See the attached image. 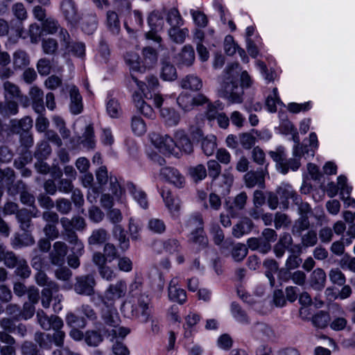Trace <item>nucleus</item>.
Listing matches in <instances>:
<instances>
[{"label":"nucleus","instance_id":"f257e3e1","mask_svg":"<svg viewBox=\"0 0 355 355\" xmlns=\"http://www.w3.org/2000/svg\"><path fill=\"white\" fill-rule=\"evenodd\" d=\"M238 63L227 66L221 80V95L231 103H241L243 101V89L237 85L239 75Z\"/></svg>","mask_w":355,"mask_h":355},{"label":"nucleus","instance_id":"f03ea898","mask_svg":"<svg viewBox=\"0 0 355 355\" xmlns=\"http://www.w3.org/2000/svg\"><path fill=\"white\" fill-rule=\"evenodd\" d=\"M127 291V284L124 280H119L114 284H111L106 288L103 297V302L107 309L103 310L107 314L111 309H116L114 306L115 302L124 297Z\"/></svg>","mask_w":355,"mask_h":355},{"label":"nucleus","instance_id":"7ed1b4c3","mask_svg":"<svg viewBox=\"0 0 355 355\" xmlns=\"http://www.w3.org/2000/svg\"><path fill=\"white\" fill-rule=\"evenodd\" d=\"M149 137L151 144L162 154L180 157V153L175 148V141L168 135L153 132Z\"/></svg>","mask_w":355,"mask_h":355},{"label":"nucleus","instance_id":"20e7f679","mask_svg":"<svg viewBox=\"0 0 355 355\" xmlns=\"http://www.w3.org/2000/svg\"><path fill=\"white\" fill-rule=\"evenodd\" d=\"M102 317L109 326L106 331L112 338H124L130 333L128 328L119 326L120 319L116 309H111L107 314L105 311L102 312Z\"/></svg>","mask_w":355,"mask_h":355},{"label":"nucleus","instance_id":"39448f33","mask_svg":"<svg viewBox=\"0 0 355 355\" xmlns=\"http://www.w3.org/2000/svg\"><path fill=\"white\" fill-rule=\"evenodd\" d=\"M152 305L148 295L141 293L138 295L132 306V315L141 320L142 322H147L151 315Z\"/></svg>","mask_w":355,"mask_h":355},{"label":"nucleus","instance_id":"423d86ee","mask_svg":"<svg viewBox=\"0 0 355 355\" xmlns=\"http://www.w3.org/2000/svg\"><path fill=\"white\" fill-rule=\"evenodd\" d=\"M187 227L191 231V240L200 245L207 244V239L203 235V221L200 214L190 216L187 221Z\"/></svg>","mask_w":355,"mask_h":355},{"label":"nucleus","instance_id":"0eeeda50","mask_svg":"<svg viewBox=\"0 0 355 355\" xmlns=\"http://www.w3.org/2000/svg\"><path fill=\"white\" fill-rule=\"evenodd\" d=\"M110 190L112 196L104 193L101 198V205L105 208H111L114 205V200L122 202L125 192L116 176L110 178Z\"/></svg>","mask_w":355,"mask_h":355},{"label":"nucleus","instance_id":"6e6552de","mask_svg":"<svg viewBox=\"0 0 355 355\" xmlns=\"http://www.w3.org/2000/svg\"><path fill=\"white\" fill-rule=\"evenodd\" d=\"M148 23L150 29L146 34V38L157 42H160L162 38L157 33L162 31L164 26L163 15L158 11H154L149 15Z\"/></svg>","mask_w":355,"mask_h":355},{"label":"nucleus","instance_id":"1a4fd4ad","mask_svg":"<svg viewBox=\"0 0 355 355\" xmlns=\"http://www.w3.org/2000/svg\"><path fill=\"white\" fill-rule=\"evenodd\" d=\"M60 11L62 16L68 24L74 26L80 20L76 3L73 0H62L60 4Z\"/></svg>","mask_w":355,"mask_h":355},{"label":"nucleus","instance_id":"9d476101","mask_svg":"<svg viewBox=\"0 0 355 355\" xmlns=\"http://www.w3.org/2000/svg\"><path fill=\"white\" fill-rule=\"evenodd\" d=\"M160 176L167 182L177 188H182L185 184L184 177L180 171L170 166L164 167L160 170Z\"/></svg>","mask_w":355,"mask_h":355},{"label":"nucleus","instance_id":"9b49d317","mask_svg":"<svg viewBox=\"0 0 355 355\" xmlns=\"http://www.w3.org/2000/svg\"><path fill=\"white\" fill-rule=\"evenodd\" d=\"M96 282L92 275L81 276L76 278L74 290L78 294L91 295L94 292Z\"/></svg>","mask_w":355,"mask_h":355},{"label":"nucleus","instance_id":"f8f14e48","mask_svg":"<svg viewBox=\"0 0 355 355\" xmlns=\"http://www.w3.org/2000/svg\"><path fill=\"white\" fill-rule=\"evenodd\" d=\"M178 284L179 279L177 277L171 279L168 287V297L171 301L182 304L187 301V294Z\"/></svg>","mask_w":355,"mask_h":355},{"label":"nucleus","instance_id":"ddd939ff","mask_svg":"<svg viewBox=\"0 0 355 355\" xmlns=\"http://www.w3.org/2000/svg\"><path fill=\"white\" fill-rule=\"evenodd\" d=\"M196 58L195 51L191 45H184L174 57V61L180 67L191 66Z\"/></svg>","mask_w":355,"mask_h":355},{"label":"nucleus","instance_id":"4468645a","mask_svg":"<svg viewBox=\"0 0 355 355\" xmlns=\"http://www.w3.org/2000/svg\"><path fill=\"white\" fill-rule=\"evenodd\" d=\"M175 148L180 153L190 154L193 151V145L187 135L182 130H178L174 133Z\"/></svg>","mask_w":355,"mask_h":355},{"label":"nucleus","instance_id":"2eb2a0df","mask_svg":"<svg viewBox=\"0 0 355 355\" xmlns=\"http://www.w3.org/2000/svg\"><path fill=\"white\" fill-rule=\"evenodd\" d=\"M134 82L137 84L139 89L144 94L145 98H153L152 92H154L159 86V81L155 76H149L147 78V85L138 81L137 78L132 76Z\"/></svg>","mask_w":355,"mask_h":355},{"label":"nucleus","instance_id":"dca6fc26","mask_svg":"<svg viewBox=\"0 0 355 355\" xmlns=\"http://www.w3.org/2000/svg\"><path fill=\"white\" fill-rule=\"evenodd\" d=\"M67 252L66 244L61 241H57L53 244V248L50 254L51 263L54 265H62Z\"/></svg>","mask_w":355,"mask_h":355},{"label":"nucleus","instance_id":"f3484780","mask_svg":"<svg viewBox=\"0 0 355 355\" xmlns=\"http://www.w3.org/2000/svg\"><path fill=\"white\" fill-rule=\"evenodd\" d=\"M162 248L170 254L178 253L181 249L179 242L176 239H168L165 241H158L153 243V249L155 252H161Z\"/></svg>","mask_w":355,"mask_h":355},{"label":"nucleus","instance_id":"a211bd4d","mask_svg":"<svg viewBox=\"0 0 355 355\" xmlns=\"http://www.w3.org/2000/svg\"><path fill=\"white\" fill-rule=\"evenodd\" d=\"M166 207L171 214L175 216L177 214L180 208V200L179 198L174 197L169 190H163L161 193Z\"/></svg>","mask_w":355,"mask_h":355},{"label":"nucleus","instance_id":"6ab92c4d","mask_svg":"<svg viewBox=\"0 0 355 355\" xmlns=\"http://www.w3.org/2000/svg\"><path fill=\"white\" fill-rule=\"evenodd\" d=\"M160 116L168 127L177 125L180 120V114L173 108L164 107L160 110Z\"/></svg>","mask_w":355,"mask_h":355},{"label":"nucleus","instance_id":"aec40b11","mask_svg":"<svg viewBox=\"0 0 355 355\" xmlns=\"http://www.w3.org/2000/svg\"><path fill=\"white\" fill-rule=\"evenodd\" d=\"M125 190L141 208L146 209L148 207L146 195L142 190L137 188L135 184L130 182L126 184Z\"/></svg>","mask_w":355,"mask_h":355},{"label":"nucleus","instance_id":"412c9836","mask_svg":"<svg viewBox=\"0 0 355 355\" xmlns=\"http://www.w3.org/2000/svg\"><path fill=\"white\" fill-rule=\"evenodd\" d=\"M125 190L141 208L146 209L148 207L146 195L142 190L137 188L135 184L130 182L126 184Z\"/></svg>","mask_w":355,"mask_h":355},{"label":"nucleus","instance_id":"4be33fe9","mask_svg":"<svg viewBox=\"0 0 355 355\" xmlns=\"http://www.w3.org/2000/svg\"><path fill=\"white\" fill-rule=\"evenodd\" d=\"M224 49L225 53L229 55H234L236 50L244 62H248V58L243 49H239L238 46L235 44L234 38L232 35H227L224 41Z\"/></svg>","mask_w":355,"mask_h":355},{"label":"nucleus","instance_id":"5701e85b","mask_svg":"<svg viewBox=\"0 0 355 355\" xmlns=\"http://www.w3.org/2000/svg\"><path fill=\"white\" fill-rule=\"evenodd\" d=\"M306 148H303L300 146V144H296L293 148V156L294 159H291L288 162L286 160V168L287 171L288 168L292 169L293 171H296L299 168L300 166V159L304 156L305 153L309 155V150L305 151Z\"/></svg>","mask_w":355,"mask_h":355},{"label":"nucleus","instance_id":"b1692460","mask_svg":"<svg viewBox=\"0 0 355 355\" xmlns=\"http://www.w3.org/2000/svg\"><path fill=\"white\" fill-rule=\"evenodd\" d=\"M29 95L33 101L34 110L37 113H42L44 110L42 91L38 87L33 86L31 88Z\"/></svg>","mask_w":355,"mask_h":355},{"label":"nucleus","instance_id":"393cba45","mask_svg":"<svg viewBox=\"0 0 355 355\" xmlns=\"http://www.w3.org/2000/svg\"><path fill=\"white\" fill-rule=\"evenodd\" d=\"M70 94V110L74 114H80L83 110L82 97L78 89L75 86H71L69 89Z\"/></svg>","mask_w":355,"mask_h":355},{"label":"nucleus","instance_id":"a878e982","mask_svg":"<svg viewBox=\"0 0 355 355\" xmlns=\"http://www.w3.org/2000/svg\"><path fill=\"white\" fill-rule=\"evenodd\" d=\"M132 98L137 109L141 114L149 118H153L155 116L153 108L145 103L141 94L135 92Z\"/></svg>","mask_w":355,"mask_h":355},{"label":"nucleus","instance_id":"bb28decb","mask_svg":"<svg viewBox=\"0 0 355 355\" xmlns=\"http://www.w3.org/2000/svg\"><path fill=\"white\" fill-rule=\"evenodd\" d=\"M200 318V315L194 312H189L185 316V323L184 324L185 337L189 338L191 336L193 331H195L196 325L199 322Z\"/></svg>","mask_w":355,"mask_h":355},{"label":"nucleus","instance_id":"cd10ccee","mask_svg":"<svg viewBox=\"0 0 355 355\" xmlns=\"http://www.w3.org/2000/svg\"><path fill=\"white\" fill-rule=\"evenodd\" d=\"M247 200V195L245 192H241L238 194L232 205H228L227 204V209L229 211V214L232 217H236L237 216V211L241 210L244 208Z\"/></svg>","mask_w":355,"mask_h":355},{"label":"nucleus","instance_id":"c85d7f7f","mask_svg":"<svg viewBox=\"0 0 355 355\" xmlns=\"http://www.w3.org/2000/svg\"><path fill=\"white\" fill-rule=\"evenodd\" d=\"M169 38L177 44H182L189 35L187 28H181L180 26L170 28L168 31Z\"/></svg>","mask_w":355,"mask_h":355},{"label":"nucleus","instance_id":"c756f323","mask_svg":"<svg viewBox=\"0 0 355 355\" xmlns=\"http://www.w3.org/2000/svg\"><path fill=\"white\" fill-rule=\"evenodd\" d=\"M124 59L130 71L142 72V62L137 53L128 51L125 55Z\"/></svg>","mask_w":355,"mask_h":355},{"label":"nucleus","instance_id":"7c9ffc66","mask_svg":"<svg viewBox=\"0 0 355 355\" xmlns=\"http://www.w3.org/2000/svg\"><path fill=\"white\" fill-rule=\"evenodd\" d=\"M207 115L209 120L216 119L220 128H227L228 127L229 118L224 113H219L213 105H209Z\"/></svg>","mask_w":355,"mask_h":355},{"label":"nucleus","instance_id":"2f4dec72","mask_svg":"<svg viewBox=\"0 0 355 355\" xmlns=\"http://www.w3.org/2000/svg\"><path fill=\"white\" fill-rule=\"evenodd\" d=\"M81 28L87 34H92L97 28V19L95 14H88L80 17Z\"/></svg>","mask_w":355,"mask_h":355},{"label":"nucleus","instance_id":"473e14b6","mask_svg":"<svg viewBox=\"0 0 355 355\" xmlns=\"http://www.w3.org/2000/svg\"><path fill=\"white\" fill-rule=\"evenodd\" d=\"M264 176L265 174L262 171L248 172L244 176L246 187L251 188L255 185L263 186L264 183Z\"/></svg>","mask_w":355,"mask_h":355},{"label":"nucleus","instance_id":"72a5a7b5","mask_svg":"<svg viewBox=\"0 0 355 355\" xmlns=\"http://www.w3.org/2000/svg\"><path fill=\"white\" fill-rule=\"evenodd\" d=\"M157 61L156 51L150 48L146 47L143 49V60L141 61L142 72L145 69L153 67Z\"/></svg>","mask_w":355,"mask_h":355},{"label":"nucleus","instance_id":"f704fd0d","mask_svg":"<svg viewBox=\"0 0 355 355\" xmlns=\"http://www.w3.org/2000/svg\"><path fill=\"white\" fill-rule=\"evenodd\" d=\"M181 87L183 89L198 91L202 88V82L197 76L189 75L182 80Z\"/></svg>","mask_w":355,"mask_h":355},{"label":"nucleus","instance_id":"c9c22d12","mask_svg":"<svg viewBox=\"0 0 355 355\" xmlns=\"http://www.w3.org/2000/svg\"><path fill=\"white\" fill-rule=\"evenodd\" d=\"M326 282V274L320 268L315 269L311 276V285L316 290H321L324 287Z\"/></svg>","mask_w":355,"mask_h":355},{"label":"nucleus","instance_id":"e433bc0d","mask_svg":"<svg viewBox=\"0 0 355 355\" xmlns=\"http://www.w3.org/2000/svg\"><path fill=\"white\" fill-rule=\"evenodd\" d=\"M113 236L119 242V247L123 251H126L129 247V239L126 237L123 229L120 225H115L113 228Z\"/></svg>","mask_w":355,"mask_h":355},{"label":"nucleus","instance_id":"4c0bfd02","mask_svg":"<svg viewBox=\"0 0 355 355\" xmlns=\"http://www.w3.org/2000/svg\"><path fill=\"white\" fill-rule=\"evenodd\" d=\"M33 121L28 117H24L21 120H11L10 122L11 130L16 133L21 131H27L32 127Z\"/></svg>","mask_w":355,"mask_h":355},{"label":"nucleus","instance_id":"58836bf2","mask_svg":"<svg viewBox=\"0 0 355 355\" xmlns=\"http://www.w3.org/2000/svg\"><path fill=\"white\" fill-rule=\"evenodd\" d=\"M269 155L271 158L282 168L281 172L284 174L287 173L286 168V154L284 148L282 146L277 148L275 151H270Z\"/></svg>","mask_w":355,"mask_h":355},{"label":"nucleus","instance_id":"ea45409f","mask_svg":"<svg viewBox=\"0 0 355 355\" xmlns=\"http://www.w3.org/2000/svg\"><path fill=\"white\" fill-rule=\"evenodd\" d=\"M106 25L114 34H118L120 31V21L116 12L109 10L106 14Z\"/></svg>","mask_w":355,"mask_h":355},{"label":"nucleus","instance_id":"a19ab883","mask_svg":"<svg viewBox=\"0 0 355 355\" xmlns=\"http://www.w3.org/2000/svg\"><path fill=\"white\" fill-rule=\"evenodd\" d=\"M282 104L279 96L277 87H274L271 94H270L266 100V106L268 112L271 113L276 112L277 105Z\"/></svg>","mask_w":355,"mask_h":355},{"label":"nucleus","instance_id":"79ce46f5","mask_svg":"<svg viewBox=\"0 0 355 355\" xmlns=\"http://www.w3.org/2000/svg\"><path fill=\"white\" fill-rule=\"evenodd\" d=\"M230 311L232 317L236 322L243 324H246L249 322L247 314L238 304L232 302Z\"/></svg>","mask_w":355,"mask_h":355},{"label":"nucleus","instance_id":"37998d69","mask_svg":"<svg viewBox=\"0 0 355 355\" xmlns=\"http://www.w3.org/2000/svg\"><path fill=\"white\" fill-rule=\"evenodd\" d=\"M252 227L250 219H245L234 226L232 234L235 237L240 238L250 232Z\"/></svg>","mask_w":355,"mask_h":355},{"label":"nucleus","instance_id":"c03bdc74","mask_svg":"<svg viewBox=\"0 0 355 355\" xmlns=\"http://www.w3.org/2000/svg\"><path fill=\"white\" fill-rule=\"evenodd\" d=\"M143 18L141 13L138 10H134L130 16V26L125 23V27L128 32L137 31L142 26Z\"/></svg>","mask_w":355,"mask_h":355},{"label":"nucleus","instance_id":"a18cd8bd","mask_svg":"<svg viewBox=\"0 0 355 355\" xmlns=\"http://www.w3.org/2000/svg\"><path fill=\"white\" fill-rule=\"evenodd\" d=\"M277 193L281 198L286 199L291 198L295 202L298 204L300 201V198L296 195V193L293 190V187L288 184H282L277 190Z\"/></svg>","mask_w":355,"mask_h":355},{"label":"nucleus","instance_id":"49530a36","mask_svg":"<svg viewBox=\"0 0 355 355\" xmlns=\"http://www.w3.org/2000/svg\"><path fill=\"white\" fill-rule=\"evenodd\" d=\"M18 112V105L15 101L6 99L5 103L0 101V114L3 116L15 115Z\"/></svg>","mask_w":355,"mask_h":355},{"label":"nucleus","instance_id":"de8ad7c7","mask_svg":"<svg viewBox=\"0 0 355 355\" xmlns=\"http://www.w3.org/2000/svg\"><path fill=\"white\" fill-rule=\"evenodd\" d=\"M263 266L266 268V276L268 277L270 284L273 286L275 284L274 275L278 270L277 263L272 259H267L263 262Z\"/></svg>","mask_w":355,"mask_h":355},{"label":"nucleus","instance_id":"09e8293b","mask_svg":"<svg viewBox=\"0 0 355 355\" xmlns=\"http://www.w3.org/2000/svg\"><path fill=\"white\" fill-rule=\"evenodd\" d=\"M161 78L166 81H172L176 79L177 72L175 67L167 62L162 63Z\"/></svg>","mask_w":355,"mask_h":355},{"label":"nucleus","instance_id":"8fccbe9b","mask_svg":"<svg viewBox=\"0 0 355 355\" xmlns=\"http://www.w3.org/2000/svg\"><path fill=\"white\" fill-rule=\"evenodd\" d=\"M166 21L171 28L182 26L184 21L177 8H173L167 12Z\"/></svg>","mask_w":355,"mask_h":355},{"label":"nucleus","instance_id":"3c124183","mask_svg":"<svg viewBox=\"0 0 355 355\" xmlns=\"http://www.w3.org/2000/svg\"><path fill=\"white\" fill-rule=\"evenodd\" d=\"M131 129L135 135L141 136L146 132L147 127L143 119L135 116L132 119Z\"/></svg>","mask_w":355,"mask_h":355},{"label":"nucleus","instance_id":"603ef678","mask_svg":"<svg viewBox=\"0 0 355 355\" xmlns=\"http://www.w3.org/2000/svg\"><path fill=\"white\" fill-rule=\"evenodd\" d=\"M33 243L34 240L31 235L25 232L20 235L15 236L12 244L14 248H21L31 245Z\"/></svg>","mask_w":355,"mask_h":355},{"label":"nucleus","instance_id":"864d4df0","mask_svg":"<svg viewBox=\"0 0 355 355\" xmlns=\"http://www.w3.org/2000/svg\"><path fill=\"white\" fill-rule=\"evenodd\" d=\"M254 331L258 336L267 339H272L275 337V332L272 328L264 323H257L254 327Z\"/></svg>","mask_w":355,"mask_h":355},{"label":"nucleus","instance_id":"5fc2aeb1","mask_svg":"<svg viewBox=\"0 0 355 355\" xmlns=\"http://www.w3.org/2000/svg\"><path fill=\"white\" fill-rule=\"evenodd\" d=\"M67 241L73 245L71 247V252L73 254L77 256H82L83 254L84 245L80 240H78L76 234L69 235Z\"/></svg>","mask_w":355,"mask_h":355},{"label":"nucleus","instance_id":"6e6d98bb","mask_svg":"<svg viewBox=\"0 0 355 355\" xmlns=\"http://www.w3.org/2000/svg\"><path fill=\"white\" fill-rule=\"evenodd\" d=\"M216 138L214 135L207 137L202 140V149L207 156H210L214 153L216 148Z\"/></svg>","mask_w":355,"mask_h":355},{"label":"nucleus","instance_id":"4d7b16f0","mask_svg":"<svg viewBox=\"0 0 355 355\" xmlns=\"http://www.w3.org/2000/svg\"><path fill=\"white\" fill-rule=\"evenodd\" d=\"M29 58L27 53L21 50H18L13 54V64L15 68H21L28 65Z\"/></svg>","mask_w":355,"mask_h":355},{"label":"nucleus","instance_id":"13d9d810","mask_svg":"<svg viewBox=\"0 0 355 355\" xmlns=\"http://www.w3.org/2000/svg\"><path fill=\"white\" fill-rule=\"evenodd\" d=\"M107 232L103 229H98L93 231L92 235L89 237L88 243L89 245H96L102 243L107 240Z\"/></svg>","mask_w":355,"mask_h":355},{"label":"nucleus","instance_id":"bf43d9fd","mask_svg":"<svg viewBox=\"0 0 355 355\" xmlns=\"http://www.w3.org/2000/svg\"><path fill=\"white\" fill-rule=\"evenodd\" d=\"M338 186L340 190V196L342 200H345V197L349 196L352 191V187L347 184V179L345 175H340L337 178Z\"/></svg>","mask_w":355,"mask_h":355},{"label":"nucleus","instance_id":"052dcab7","mask_svg":"<svg viewBox=\"0 0 355 355\" xmlns=\"http://www.w3.org/2000/svg\"><path fill=\"white\" fill-rule=\"evenodd\" d=\"M280 129L284 134L292 135L295 144H300L297 132L291 121L288 120L283 121L280 124Z\"/></svg>","mask_w":355,"mask_h":355},{"label":"nucleus","instance_id":"680f3d73","mask_svg":"<svg viewBox=\"0 0 355 355\" xmlns=\"http://www.w3.org/2000/svg\"><path fill=\"white\" fill-rule=\"evenodd\" d=\"M67 324L72 328L83 329L86 326V322L83 318H79L73 313H67L66 316Z\"/></svg>","mask_w":355,"mask_h":355},{"label":"nucleus","instance_id":"e2e57ef3","mask_svg":"<svg viewBox=\"0 0 355 355\" xmlns=\"http://www.w3.org/2000/svg\"><path fill=\"white\" fill-rule=\"evenodd\" d=\"M84 147L92 149L95 146V141L94 139V131L91 125H87L81 140Z\"/></svg>","mask_w":355,"mask_h":355},{"label":"nucleus","instance_id":"0e129e2a","mask_svg":"<svg viewBox=\"0 0 355 355\" xmlns=\"http://www.w3.org/2000/svg\"><path fill=\"white\" fill-rule=\"evenodd\" d=\"M106 111L112 118H117L121 114V107L118 101L114 98L110 99L107 102Z\"/></svg>","mask_w":355,"mask_h":355},{"label":"nucleus","instance_id":"69168bd1","mask_svg":"<svg viewBox=\"0 0 355 355\" xmlns=\"http://www.w3.org/2000/svg\"><path fill=\"white\" fill-rule=\"evenodd\" d=\"M190 14L194 24L197 26L203 28L207 25L208 19L202 12L192 9L190 10Z\"/></svg>","mask_w":355,"mask_h":355},{"label":"nucleus","instance_id":"338daca9","mask_svg":"<svg viewBox=\"0 0 355 355\" xmlns=\"http://www.w3.org/2000/svg\"><path fill=\"white\" fill-rule=\"evenodd\" d=\"M178 105L185 112L190 111L192 107V96L187 93H182L177 98Z\"/></svg>","mask_w":355,"mask_h":355},{"label":"nucleus","instance_id":"774afa93","mask_svg":"<svg viewBox=\"0 0 355 355\" xmlns=\"http://www.w3.org/2000/svg\"><path fill=\"white\" fill-rule=\"evenodd\" d=\"M248 254V248L241 243L236 244L232 252V256L234 261H240L243 260Z\"/></svg>","mask_w":355,"mask_h":355}]
</instances>
